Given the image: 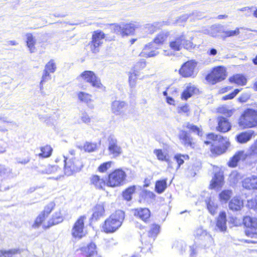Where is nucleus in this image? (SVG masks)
<instances>
[{"instance_id":"1","label":"nucleus","mask_w":257,"mask_h":257,"mask_svg":"<svg viewBox=\"0 0 257 257\" xmlns=\"http://www.w3.org/2000/svg\"><path fill=\"white\" fill-rule=\"evenodd\" d=\"M124 218L123 211L118 210L107 218L103 225V230L106 233L115 232L121 226Z\"/></svg>"},{"instance_id":"2","label":"nucleus","mask_w":257,"mask_h":257,"mask_svg":"<svg viewBox=\"0 0 257 257\" xmlns=\"http://www.w3.org/2000/svg\"><path fill=\"white\" fill-rule=\"evenodd\" d=\"M207 139L208 140L212 141L214 145L219 144L218 146H212L211 148V152L217 155L224 153L229 146L227 138H223L221 135L211 133L207 135Z\"/></svg>"},{"instance_id":"3","label":"nucleus","mask_w":257,"mask_h":257,"mask_svg":"<svg viewBox=\"0 0 257 257\" xmlns=\"http://www.w3.org/2000/svg\"><path fill=\"white\" fill-rule=\"evenodd\" d=\"M239 125L243 128H251L257 125V110L246 109L239 119Z\"/></svg>"},{"instance_id":"4","label":"nucleus","mask_w":257,"mask_h":257,"mask_svg":"<svg viewBox=\"0 0 257 257\" xmlns=\"http://www.w3.org/2000/svg\"><path fill=\"white\" fill-rule=\"evenodd\" d=\"M192 46L193 43L186 39V36L183 33L171 38L169 41V47L174 51H180L183 47L188 49L191 48Z\"/></svg>"},{"instance_id":"5","label":"nucleus","mask_w":257,"mask_h":257,"mask_svg":"<svg viewBox=\"0 0 257 257\" xmlns=\"http://www.w3.org/2000/svg\"><path fill=\"white\" fill-rule=\"evenodd\" d=\"M126 177V174L121 169H116L108 175V179L107 185L115 187L122 185L124 183Z\"/></svg>"},{"instance_id":"6","label":"nucleus","mask_w":257,"mask_h":257,"mask_svg":"<svg viewBox=\"0 0 257 257\" xmlns=\"http://www.w3.org/2000/svg\"><path fill=\"white\" fill-rule=\"evenodd\" d=\"M225 70L222 67L215 68L206 77V80L212 84H214L225 78Z\"/></svg>"},{"instance_id":"7","label":"nucleus","mask_w":257,"mask_h":257,"mask_svg":"<svg viewBox=\"0 0 257 257\" xmlns=\"http://www.w3.org/2000/svg\"><path fill=\"white\" fill-rule=\"evenodd\" d=\"M160 231V226L157 224H152L151 226V229L149 231L148 236L143 235L141 237V241L143 244L147 248V250H150L152 246L151 242L155 240V238Z\"/></svg>"},{"instance_id":"8","label":"nucleus","mask_w":257,"mask_h":257,"mask_svg":"<svg viewBox=\"0 0 257 257\" xmlns=\"http://www.w3.org/2000/svg\"><path fill=\"white\" fill-rule=\"evenodd\" d=\"M79 78L90 83L94 87L100 89L103 88L99 78L95 75L93 71H85L80 75Z\"/></svg>"},{"instance_id":"9","label":"nucleus","mask_w":257,"mask_h":257,"mask_svg":"<svg viewBox=\"0 0 257 257\" xmlns=\"http://www.w3.org/2000/svg\"><path fill=\"white\" fill-rule=\"evenodd\" d=\"M105 38V34L101 31H94L92 34V41L90 45L91 51L97 53L99 51V47L103 44Z\"/></svg>"},{"instance_id":"10","label":"nucleus","mask_w":257,"mask_h":257,"mask_svg":"<svg viewBox=\"0 0 257 257\" xmlns=\"http://www.w3.org/2000/svg\"><path fill=\"white\" fill-rule=\"evenodd\" d=\"M82 167L83 165L79 160L73 158L68 160L65 158V175L70 176L79 172Z\"/></svg>"},{"instance_id":"11","label":"nucleus","mask_w":257,"mask_h":257,"mask_svg":"<svg viewBox=\"0 0 257 257\" xmlns=\"http://www.w3.org/2000/svg\"><path fill=\"white\" fill-rule=\"evenodd\" d=\"M139 26L140 25L137 23L121 24L115 25L114 30L116 33L121 34L122 36H127L133 34L135 29Z\"/></svg>"},{"instance_id":"12","label":"nucleus","mask_w":257,"mask_h":257,"mask_svg":"<svg viewBox=\"0 0 257 257\" xmlns=\"http://www.w3.org/2000/svg\"><path fill=\"white\" fill-rule=\"evenodd\" d=\"M108 151L113 157H117L122 153V149L118 145L117 139L114 135H110L107 139Z\"/></svg>"},{"instance_id":"13","label":"nucleus","mask_w":257,"mask_h":257,"mask_svg":"<svg viewBox=\"0 0 257 257\" xmlns=\"http://www.w3.org/2000/svg\"><path fill=\"white\" fill-rule=\"evenodd\" d=\"M85 216H81L75 222L72 229V235L76 238H81L85 234L84 231V220Z\"/></svg>"},{"instance_id":"14","label":"nucleus","mask_w":257,"mask_h":257,"mask_svg":"<svg viewBox=\"0 0 257 257\" xmlns=\"http://www.w3.org/2000/svg\"><path fill=\"white\" fill-rule=\"evenodd\" d=\"M196 63L193 61L185 63L179 70L180 74L184 77H191L193 75Z\"/></svg>"},{"instance_id":"15","label":"nucleus","mask_w":257,"mask_h":257,"mask_svg":"<svg viewBox=\"0 0 257 257\" xmlns=\"http://www.w3.org/2000/svg\"><path fill=\"white\" fill-rule=\"evenodd\" d=\"M56 67L53 60H51L45 66L44 70L43 75L40 84L42 85L43 83L51 79L50 73H54L56 70Z\"/></svg>"},{"instance_id":"16","label":"nucleus","mask_w":257,"mask_h":257,"mask_svg":"<svg viewBox=\"0 0 257 257\" xmlns=\"http://www.w3.org/2000/svg\"><path fill=\"white\" fill-rule=\"evenodd\" d=\"M242 187L247 190H257V175H250L242 181Z\"/></svg>"},{"instance_id":"17","label":"nucleus","mask_w":257,"mask_h":257,"mask_svg":"<svg viewBox=\"0 0 257 257\" xmlns=\"http://www.w3.org/2000/svg\"><path fill=\"white\" fill-rule=\"evenodd\" d=\"M248 155L243 151H239L236 152L230 159L228 163L229 167H235L237 166L239 161H244L247 158Z\"/></svg>"},{"instance_id":"18","label":"nucleus","mask_w":257,"mask_h":257,"mask_svg":"<svg viewBox=\"0 0 257 257\" xmlns=\"http://www.w3.org/2000/svg\"><path fill=\"white\" fill-rule=\"evenodd\" d=\"M224 184V178L222 173H216L213 177L210 187L211 189H219L222 187Z\"/></svg>"},{"instance_id":"19","label":"nucleus","mask_w":257,"mask_h":257,"mask_svg":"<svg viewBox=\"0 0 257 257\" xmlns=\"http://www.w3.org/2000/svg\"><path fill=\"white\" fill-rule=\"evenodd\" d=\"M217 121L218 126L216 127L217 131L222 133H225L231 129V124L227 119L223 117H218Z\"/></svg>"},{"instance_id":"20","label":"nucleus","mask_w":257,"mask_h":257,"mask_svg":"<svg viewBox=\"0 0 257 257\" xmlns=\"http://www.w3.org/2000/svg\"><path fill=\"white\" fill-rule=\"evenodd\" d=\"M179 138L181 143L185 147H194V143L192 142V138L187 132L181 131L179 134Z\"/></svg>"},{"instance_id":"21","label":"nucleus","mask_w":257,"mask_h":257,"mask_svg":"<svg viewBox=\"0 0 257 257\" xmlns=\"http://www.w3.org/2000/svg\"><path fill=\"white\" fill-rule=\"evenodd\" d=\"M224 27L221 25H214L204 30V33L213 37H216L219 33H223Z\"/></svg>"},{"instance_id":"22","label":"nucleus","mask_w":257,"mask_h":257,"mask_svg":"<svg viewBox=\"0 0 257 257\" xmlns=\"http://www.w3.org/2000/svg\"><path fill=\"white\" fill-rule=\"evenodd\" d=\"M126 107V104L124 101L115 100L111 104V110L115 115L121 114Z\"/></svg>"},{"instance_id":"23","label":"nucleus","mask_w":257,"mask_h":257,"mask_svg":"<svg viewBox=\"0 0 257 257\" xmlns=\"http://www.w3.org/2000/svg\"><path fill=\"white\" fill-rule=\"evenodd\" d=\"M96 247L94 243H90L86 246L82 247L80 249L85 257H92L97 253Z\"/></svg>"},{"instance_id":"24","label":"nucleus","mask_w":257,"mask_h":257,"mask_svg":"<svg viewBox=\"0 0 257 257\" xmlns=\"http://www.w3.org/2000/svg\"><path fill=\"white\" fill-rule=\"evenodd\" d=\"M159 52L153 48V44L149 43L143 48L140 55L142 57H152L157 56Z\"/></svg>"},{"instance_id":"25","label":"nucleus","mask_w":257,"mask_h":257,"mask_svg":"<svg viewBox=\"0 0 257 257\" xmlns=\"http://www.w3.org/2000/svg\"><path fill=\"white\" fill-rule=\"evenodd\" d=\"M134 215L146 222L150 217V211L146 208H138L134 210Z\"/></svg>"},{"instance_id":"26","label":"nucleus","mask_w":257,"mask_h":257,"mask_svg":"<svg viewBox=\"0 0 257 257\" xmlns=\"http://www.w3.org/2000/svg\"><path fill=\"white\" fill-rule=\"evenodd\" d=\"M253 134L254 132L252 130L241 133L236 136L237 141L241 144L246 143L251 139Z\"/></svg>"},{"instance_id":"27","label":"nucleus","mask_w":257,"mask_h":257,"mask_svg":"<svg viewBox=\"0 0 257 257\" xmlns=\"http://www.w3.org/2000/svg\"><path fill=\"white\" fill-rule=\"evenodd\" d=\"M90 182L96 188L99 189H102L106 185L105 181L104 179L96 175L91 177Z\"/></svg>"},{"instance_id":"28","label":"nucleus","mask_w":257,"mask_h":257,"mask_svg":"<svg viewBox=\"0 0 257 257\" xmlns=\"http://www.w3.org/2000/svg\"><path fill=\"white\" fill-rule=\"evenodd\" d=\"M216 227L220 231H224L226 229V214L224 212L220 213L216 221Z\"/></svg>"},{"instance_id":"29","label":"nucleus","mask_w":257,"mask_h":257,"mask_svg":"<svg viewBox=\"0 0 257 257\" xmlns=\"http://www.w3.org/2000/svg\"><path fill=\"white\" fill-rule=\"evenodd\" d=\"M243 207V201L237 197L233 198L229 203V208L232 211H238Z\"/></svg>"},{"instance_id":"30","label":"nucleus","mask_w":257,"mask_h":257,"mask_svg":"<svg viewBox=\"0 0 257 257\" xmlns=\"http://www.w3.org/2000/svg\"><path fill=\"white\" fill-rule=\"evenodd\" d=\"M27 38V46L29 48L30 53H34L36 51L35 46L36 43V40L33 35L31 33H27L26 35Z\"/></svg>"},{"instance_id":"31","label":"nucleus","mask_w":257,"mask_h":257,"mask_svg":"<svg viewBox=\"0 0 257 257\" xmlns=\"http://www.w3.org/2000/svg\"><path fill=\"white\" fill-rule=\"evenodd\" d=\"M104 204L103 203L97 204L93 209V217L95 219H98L104 215Z\"/></svg>"},{"instance_id":"32","label":"nucleus","mask_w":257,"mask_h":257,"mask_svg":"<svg viewBox=\"0 0 257 257\" xmlns=\"http://www.w3.org/2000/svg\"><path fill=\"white\" fill-rule=\"evenodd\" d=\"M244 225L248 228L257 229V218L250 216H245L243 218Z\"/></svg>"},{"instance_id":"33","label":"nucleus","mask_w":257,"mask_h":257,"mask_svg":"<svg viewBox=\"0 0 257 257\" xmlns=\"http://www.w3.org/2000/svg\"><path fill=\"white\" fill-rule=\"evenodd\" d=\"M205 202L209 212L212 215L214 214L216 212L218 206L215 200L211 197H209L205 200Z\"/></svg>"},{"instance_id":"34","label":"nucleus","mask_w":257,"mask_h":257,"mask_svg":"<svg viewBox=\"0 0 257 257\" xmlns=\"http://www.w3.org/2000/svg\"><path fill=\"white\" fill-rule=\"evenodd\" d=\"M230 82L239 85H244L246 83V78L241 74H236L229 78Z\"/></svg>"},{"instance_id":"35","label":"nucleus","mask_w":257,"mask_h":257,"mask_svg":"<svg viewBox=\"0 0 257 257\" xmlns=\"http://www.w3.org/2000/svg\"><path fill=\"white\" fill-rule=\"evenodd\" d=\"M196 88L194 85L189 84L187 85L186 89L183 91L182 94V98L185 100H187L193 94L195 93Z\"/></svg>"},{"instance_id":"36","label":"nucleus","mask_w":257,"mask_h":257,"mask_svg":"<svg viewBox=\"0 0 257 257\" xmlns=\"http://www.w3.org/2000/svg\"><path fill=\"white\" fill-rule=\"evenodd\" d=\"M195 236L199 239H203L204 238L211 239V236L209 234L206 230L200 227L196 229L195 231Z\"/></svg>"},{"instance_id":"37","label":"nucleus","mask_w":257,"mask_h":257,"mask_svg":"<svg viewBox=\"0 0 257 257\" xmlns=\"http://www.w3.org/2000/svg\"><path fill=\"white\" fill-rule=\"evenodd\" d=\"M154 153L156 155L157 159L160 161H165L168 162V167L172 168V163L167 158L166 154L163 152L161 149H155Z\"/></svg>"},{"instance_id":"38","label":"nucleus","mask_w":257,"mask_h":257,"mask_svg":"<svg viewBox=\"0 0 257 257\" xmlns=\"http://www.w3.org/2000/svg\"><path fill=\"white\" fill-rule=\"evenodd\" d=\"M169 36V32H161L158 34L154 39V42L156 44H162Z\"/></svg>"},{"instance_id":"39","label":"nucleus","mask_w":257,"mask_h":257,"mask_svg":"<svg viewBox=\"0 0 257 257\" xmlns=\"http://www.w3.org/2000/svg\"><path fill=\"white\" fill-rule=\"evenodd\" d=\"M63 221V218L56 214L52 219L50 220L47 224H44L43 226L44 229H47L52 225L57 224Z\"/></svg>"},{"instance_id":"40","label":"nucleus","mask_w":257,"mask_h":257,"mask_svg":"<svg viewBox=\"0 0 257 257\" xmlns=\"http://www.w3.org/2000/svg\"><path fill=\"white\" fill-rule=\"evenodd\" d=\"M242 178V175L237 171H233L229 177L230 182L232 184H236Z\"/></svg>"},{"instance_id":"41","label":"nucleus","mask_w":257,"mask_h":257,"mask_svg":"<svg viewBox=\"0 0 257 257\" xmlns=\"http://www.w3.org/2000/svg\"><path fill=\"white\" fill-rule=\"evenodd\" d=\"M232 195V192L230 190H225L222 191L219 194V199L221 201L226 202Z\"/></svg>"},{"instance_id":"42","label":"nucleus","mask_w":257,"mask_h":257,"mask_svg":"<svg viewBox=\"0 0 257 257\" xmlns=\"http://www.w3.org/2000/svg\"><path fill=\"white\" fill-rule=\"evenodd\" d=\"M136 187L135 186H131L126 189L123 192V197L124 199L127 201H130L132 199V195L135 192Z\"/></svg>"},{"instance_id":"43","label":"nucleus","mask_w":257,"mask_h":257,"mask_svg":"<svg viewBox=\"0 0 257 257\" xmlns=\"http://www.w3.org/2000/svg\"><path fill=\"white\" fill-rule=\"evenodd\" d=\"M185 126L192 132L196 133L199 136H202L203 135L202 130L199 127L192 123L187 122L185 124Z\"/></svg>"},{"instance_id":"44","label":"nucleus","mask_w":257,"mask_h":257,"mask_svg":"<svg viewBox=\"0 0 257 257\" xmlns=\"http://www.w3.org/2000/svg\"><path fill=\"white\" fill-rule=\"evenodd\" d=\"M167 187L166 180L158 181L156 184V190L159 193H161L166 189Z\"/></svg>"},{"instance_id":"45","label":"nucleus","mask_w":257,"mask_h":257,"mask_svg":"<svg viewBox=\"0 0 257 257\" xmlns=\"http://www.w3.org/2000/svg\"><path fill=\"white\" fill-rule=\"evenodd\" d=\"M78 97L79 99L84 103H88L91 100V95L88 93L80 92L78 94Z\"/></svg>"},{"instance_id":"46","label":"nucleus","mask_w":257,"mask_h":257,"mask_svg":"<svg viewBox=\"0 0 257 257\" xmlns=\"http://www.w3.org/2000/svg\"><path fill=\"white\" fill-rule=\"evenodd\" d=\"M174 159L176 160L178 164L177 167V169H178L180 166L184 163V160L189 159V157L188 155L177 154L175 156Z\"/></svg>"},{"instance_id":"47","label":"nucleus","mask_w":257,"mask_h":257,"mask_svg":"<svg viewBox=\"0 0 257 257\" xmlns=\"http://www.w3.org/2000/svg\"><path fill=\"white\" fill-rule=\"evenodd\" d=\"M41 153L39 154L40 156L44 158H47L51 156L52 149L50 146H46L41 148Z\"/></svg>"},{"instance_id":"48","label":"nucleus","mask_w":257,"mask_h":257,"mask_svg":"<svg viewBox=\"0 0 257 257\" xmlns=\"http://www.w3.org/2000/svg\"><path fill=\"white\" fill-rule=\"evenodd\" d=\"M19 249H12L9 250H0V257H12L13 254H16L18 252Z\"/></svg>"},{"instance_id":"49","label":"nucleus","mask_w":257,"mask_h":257,"mask_svg":"<svg viewBox=\"0 0 257 257\" xmlns=\"http://www.w3.org/2000/svg\"><path fill=\"white\" fill-rule=\"evenodd\" d=\"M162 25L158 22L154 23L153 24H149L147 25L146 28L151 33L155 32L157 29H159Z\"/></svg>"},{"instance_id":"50","label":"nucleus","mask_w":257,"mask_h":257,"mask_svg":"<svg viewBox=\"0 0 257 257\" xmlns=\"http://www.w3.org/2000/svg\"><path fill=\"white\" fill-rule=\"evenodd\" d=\"M239 28H236L234 30H225L224 29L223 33L225 34L226 37H230L236 36L240 34Z\"/></svg>"},{"instance_id":"51","label":"nucleus","mask_w":257,"mask_h":257,"mask_svg":"<svg viewBox=\"0 0 257 257\" xmlns=\"http://www.w3.org/2000/svg\"><path fill=\"white\" fill-rule=\"evenodd\" d=\"M96 144L89 142H86L84 145V150L88 152L94 151L96 149Z\"/></svg>"},{"instance_id":"52","label":"nucleus","mask_w":257,"mask_h":257,"mask_svg":"<svg viewBox=\"0 0 257 257\" xmlns=\"http://www.w3.org/2000/svg\"><path fill=\"white\" fill-rule=\"evenodd\" d=\"M112 163V162L111 161H109L102 164L98 168V171L102 173L106 172L111 167Z\"/></svg>"},{"instance_id":"53","label":"nucleus","mask_w":257,"mask_h":257,"mask_svg":"<svg viewBox=\"0 0 257 257\" xmlns=\"http://www.w3.org/2000/svg\"><path fill=\"white\" fill-rule=\"evenodd\" d=\"M55 206V203L53 202L49 203L46 207L42 213L43 215H45V217H47L49 213L52 211Z\"/></svg>"},{"instance_id":"54","label":"nucleus","mask_w":257,"mask_h":257,"mask_svg":"<svg viewBox=\"0 0 257 257\" xmlns=\"http://www.w3.org/2000/svg\"><path fill=\"white\" fill-rule=\"evenodd\" d=\"M137 81V74L135 72L131 73L129 75L128 81L131 88L136 86Z\"/></svg>"},{"instance_id":"55","label":"nucleus","mask_w":257,"mask_h":257,"mask_svg":"<svg viewBox=\"0 0 257 257\" xmlns=\"http://www.w3.org/2000/svg\"><path fill=\"white\" fill-rule=\"evenodd\" d=\"M45 215L40 214L36 219L34 223L33 224L34 228H37L40 226L43 220L45 219Z\"/></svg>"},{"instance_id":"56","label":"nucleus","mask_w":257,"mask_h":257,"mask_svg":"<svg viewBox=\"0 0 257 257\" xmlns=\"http://www.w3.org/2000/svg\"><path fill=\"white\" fill-rule=\"evenodd\" d=\"M219 112L224 114L226 116H230L233 114V111L232 110L228 109L226 107L222 106L220 107L218 109Z\"/></svg>"},{"instance_id":"57","label":"nucleus","mask_w":257,"mask_h":257,"mask_svg":"<svg viewBox=\"0 0 257 257\" xmlns=\"http://www.w3.org/2000/svg\"><path fill=\"white\" fill-rule=\"evenodd\" d=\"M247 206L248 208L257 210V197L255 199L248 200Z\"/></svg>"},{"instance_id":"58","label":"nucleus","mask_w":257,"mask_h":257,"mask_svg":"<svg viewBox=\"0 0 257 257\" xmlns=\"http://www.w3.org/2000/svg\"><path fill=\"white\" fill-rule=\"evenodd\" d=\"M239 91V89H236L231 93L223 96L222 98V99L224 100L231 99L233 98L238 93Z\"/></svg>"},{"instance_id":"59","label":"nucleus","mask_w":257,"mask_h":257,"mask_svg":"<svg viewBox=\"0 0 257 257\" xmlns=\"http://www.w3.org/2000/svg\"><path fill=\"white\" fill-rule=\"evenodd\" d=\"M80 119L83 122L86 124H88L91 120V118L85 112H83L81 113L80 115Z\"/></svg>"},{"instance_id":"60","label":"nucleus","mask_w":257,"mask_h":257,"mask_svg":"<svg viewBox=\"0 0 257 257\" xmlns=\"http://www.w3.org/2000/svg\"><path fill=\"white\" fill-rule=\"evenodd\" d=\"M249 151V155H257V140L251 145Z\"/></svg>"},{"instance_id":"61","label":"nucleus","mask_w":257,"mask_h":257,"mask_svg":"<svg viewBox=\"0 0 257 257\" xmlns=\"http://www.w3.org/2000/svg\"><path fill=\"white\" fill-rule=\"evenodd\" d=\"M174 246L180 250L181 252H183V251L185 250V248L187 247L186 244L184 242L182 241H177L174 244Z\"/></svg>"},{"instance_id":"62","label":"nucleus","mask_w":257,"mask_h":257,"mask_svg":"<svg viewBox=\"0 0 257 257\" xmlns=\"http://www.w3.org/2000/svg\"><path fill=\"white\" fill-rule=\"evenodd\" d=\"M146 66V61L144 60H142L136 63L135 66V69L136 70H140L144 69Z\"/></svg>"},{"instance_id":"63","label":"nucleus","mask_w":257,"mask_h":257,"mask_svg":"<svg viewBox=\"0 0 257 257\" xmlns=\"http://www.w3.org/2000/svg\"><path fill=\"white\" fill-rule=\"evenodd\" d=\"M11 172L10 168H7L4 166L0 165V176L7 175Z\"/></svg>"},{"instance_id":"64","label":"nucleus","mask_w":257,"mask_h":257,"mask_svg":"<svg viewBox=\"0 0 257 257\" xmlns=\"http://www.w3.org/2000/svg\"><path fill=\"white\" fill-rule=\"evenodd\" d=\"M188 18H189V16L187 14L182 15V16L176 19V20L175 21V23L180 24V23L184 22L188 19Z\"/></svg>"}]
</instances>
